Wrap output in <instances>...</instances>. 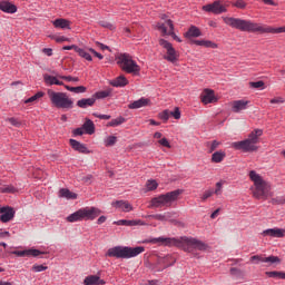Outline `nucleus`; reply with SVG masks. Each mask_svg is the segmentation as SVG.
Here are the masks:
<instances>
[{"label":"nucleus","instance_id":"obj_22","mask_svg":"<svg viewBox=\"0 0 285 285\" xmlns=\"http://www.w3.org/2000/svg\"><path fill=\"white\" fill-rule=\"evenodd\" d=\"M0 10L1 12H4L6 14H14L17 13V4L8 1V0H1L0 1Z\"/></svg>","mask_w":285,"mask_h":285},{"label":"nucleus","instance_id":"obj_20","mask_svg":"<svg viewBox=\"0 0 285 285\" xmlns=\"http://www.w3.org/2000/svg\"><path fill=\"white\" fill-rule=\"evenodd\" d=\"M69 144L72 148V150H76V153H80L81 155H90V149L86 146L83 142H79V140L70 139Z\"/></svg>","mask_w":285,"mask_h":285},{"label":"nucleus","instance_id":"obj_62","mask_svg":"<svg viewBox=\"0 0 285 285\" xmlns=\"http://www.w3.org/2000/svg\"><path fill=\"white\" fill-rule=\"evenodd\" d=\"M94 117H97V119H110V115H101V114H94Z\"/></svg>","mask_w":285,"mask_h":285},{"label":"nucleus","instance_id":"obj_39","mask_svg":"<svg viewBox=\"0 0 285 285\" xmlns=\"http://www.w3.org/2000/svg\"><path fill=\"white\" fill-rule=\"evenodd\" d=\"M66 90H69V92H75L76 95H83L88 89L85 86H78V87H70L68 85H65Z\"/></svg>","mask_w":285,"mask_h":285},{"label":"nucleus","instance_id":"obj_64","mask_svg":"<svg viewBox=\"0 0 285 285\" xmlns=\"http://www.w3.org/2000/svg\"><path fill=\"white\" fill-rule=\"evenodd\" d=\"M106 216H100L98 219H97V224L101 225V224H106Z\"/></svg>","mask_w":285,"mask_h":285},{"label":"nucleus","instance_id":"obj_31","mask_svg":"<svg viewBox=\"0 0 285 285\" xmlns=\"http://www.w3.org/2000/svg\"><path fill=\"white\" fill-rule=\"evenodd\" d=\"M95 104H96V101L92 96L90 98H82L77 101L78 108H82V109L92 108V106H95Z\"/></svg>","mask_w":285,"mask_h":285},{"label":"nucleus","instance_id":"obj_9","mask_svg":"<svg viewBox=\"0 0 285 285\" xmlns=\"http://www.w3.org/2000/svg\"><path fill=\"white\" fill-rule=\"evenodd\" d=\"M158 45L163 50V59L167 61V63H173V66H177V63H179V58L181 57V55L179 53V51H177V49H175L173 43L164 38H160L158 40Z\"/></svg>","mask_w":285,"mask_h":285},{"label":"nucleus","instance_id":"obj_10","mask_svg":"<svg viewBox=\"0 0 285 285\" xmlns=\"http://www.w3.org/2000/svg\"><path fill=\"white\" fill-rule=\"evenodd\" d=\"M47 95L55 108H62L63 110H71V108H75V101H72L66 92L52 91L49 89Z\"/></svg>","mask_w":285,"mask_h":285},{"label":"nucleus","instance_id":"obj_50","mask_svg":"<svg viewBox=\"0 0 285 285\" xmlns=\"http://www.w3.org/2000/svg\"><path fill=\"white\" fill-rule=\"evenodd\" d=\"M212 195H215V190H213V189H207V190H205V191L203 193V195L200 196L202 202H206V199H209V197H210Z\"/></svg>","mask_w":285,"mask_h":285},{"label":"nucleus","instance_id":"obj_21","mask_svg":"<svg viewBox=\"0 0 285 285\" xmlns=\"http://www.w3.org/2000/svg\"><path fill=\"white\" fill-rule=\"evenodd\" d=\"M262 237H276L282 238L285 237V229L275 227V228H268L261 233Z\"/></svg>","mask_w":285,"mask_h":285},{"label":"nucleus","instance_id":"obj_12","mask_svg":"<svg viewBox=\"0 0 285 285\" xmlns=\"http://www.w3.org/2000/svg\"><path fill=\"white\" fill-rule=\"evenodd\" d=\"M95 122L90 118H86L81 127L72 130L73 137H81L82 135H95Z\"/></svg>","mask_w":285,"mask_h":285},{"label":"nucleus","instance_id":"obj_17","mask_svg":"<svg viewBox=\"0 0 285 285\" xmlns=\"http://www.w3.org/2000/svg\"><path fill=\"white\" fill-rule=\"evenodd\" d=\"M12 255H17V257H39V255H46V253L39 249L29 248L24 250H14L12 252Z\"/></svg>","mask_w":285,"mask_h":285},{"label":"nucleus","instance_id":"obj_13","mask_svg":"<svg viewBox=\"0 0 285 285\" xmlns=\"http://www.w3.org/2000/svg\"><path fill=\"white\" fill-rule=\"evenodd\" d=\"M200 101L204 106H208V104H217L219 97L215 95V90L205 88L200 94Z\"/></svg>","mask_w":285,"mask_h":285},{"label":"nucleus","instance_id":"obj_58","mask_svg":"<svg viewBox=\"0 0 285 285\" xmlns=\"http://www.w3.org/2000/svg\"><path fill=\"white\" fill-rule=\"evenodd\" d=\"M101 28H107V30H115V24L110 22H100Z\"/></svg>","mask_w":285,"mask_h":285},{"label":"nucleus","instance_id":"obj_56","mask_svg":"<svg viewBox=\"0 0 285 285\" xmlns=\"http://www.w3.org/2000/svg\"><path fill=\"white\" fill-rule=\"evenodd\" d=\"M9 124H11V126H14L16 128H19L21 126V122L19 121V119L11 117L8 118Z\"/></svg>","mask_w":285,"mask_h":285},{"label":"nucleus","instance_id":"obj_47","mask_svg":"<svg viewBox=\"0 0 285 285\" xmlns=\"http://www.w3.org/2000/svg\"><path fill=\"white\" fill-rule=\"evenodd\" d=\"M17 191V188L12 185H6L3 187H0V193H9V194H14Z\"/></svg>","mask_w":285,"mask_h":285},{"label":"nucleus","instance_id":"obj_48","mask_svg":"<svg viewBox=\"0 0 285 285\" xmlns=\"http://www.w3.org/2000/svg\"><path fill=\"white\" fill-rule=\"evenodd\" d=\"M249 88L261 89L264 90L266 88L263 80L256 82H249Z\"/></svg>","mask_w":285,"mask_h":285},{"label":"nucleus","instance_id":"obj_55","mask_svg":"<svg viewBox=\"0 0 285 285\" xmlns=\"http://www.w3.org/2000/svg\"><path fill=\"white\" fill-rule=\"evenodd\" d=\"M59 79H62L63 81H79V77H72V76H59Z\"/></svg>","mask_w":285,"mask_h":285},{"label":"nucleus","instance_id":"obj_2","mask_svg":"<svg viewBox=\"0 0 285 285\" xmlns=\"http://www.w3.org/2000/svg\"><path fill=\"white\" fill-rule=\"evenodd\" d=\"M142 244H158L159 246H176L177 248H183L186 253H190L193 249L206 250L207 246L199 239L193 237H157L142 240Z\"/></svg>","mask_w":285,"mask_h":285},{"label":"nucleus","instance_id":"obj_8","mask_svg":"<svg viewBox=\"0 0 285 285\" xmlns=\"http://www.w3.org/2000/svg\"><path fill=\"white\" fill-rule=\"evenodd\" d=\"M181 193H184V190L176 189L154 197L150 200L149 208H170L173 203L179 199V195H181Z\"/></svg>","mask_w":285,"mask_h":285},{"label":"nucleus","instance_id":"obj_6","mask_svg":"<svg viewBox=\"0 0 285 285\" xmlns=\"http://www.w3.org/2000/svg\"><path fill=\"white\" fill-rule=\"evenodd\" d=\"M116 62L124 72H127V75H134V77H139V75H141V66L137 63L130 53H119L116 57Z\"/></svg>","mask_w":285,"mask_h":285},{"label":"nucleus","instance_id":"obj_16","mask_svg":"<svg viewBox=\"0 0 285 285\" xmlns=\"http://www.w3.org/2000/svg\"><path fill=\"white\" fill-rule=\"evenodd\" d=\"M147 106H153L150 98L141 97L128 105L129 110H139V108H147Z\"/></svg>","mask_w":285,"mask_h":285},{"label":"nucleus","instance_id":"obj_29","mask_svg":"<svg viewBox=\"0 0 285 285\" xmlns=\"http://www.w3.org/2000/svg\"><path fill=\"white\" fill-rule=\"evenodd\" d=\"M43 79H45V83L47 86H65L66 87L63 81L60 80L61 78H59V76L56 77V76H50V75L46 73L43 76Z\"/></svg>","mask_w":285,"mask_h":285},{"label":"nucleus","instance_id":"obj_38","mask_svg":"<svg viewBox=\"0 0 285 285\" xmlns=\"http://www.w3.org/2000/svg\"><path fill=\"white\" fill-rule=\"evenodd\" d=\"M147 217H149V219H157V222H168V219H170V213L154 214Z\"/></svg>","mask_w":285,"mask_h":285},{"label":"nucleus","instance_id":"obj_54","mask_svg":"<svg viewBox=\"0 0 285 285\" xmlns=\"http://www.w3.org/2000/svg\"><path fill=\"white\" fill-rule=\"evenodd\" d=\"M158 144H159V146H163L164 148H171L170 141L166 137L159 139Z\"/></svg>","mask_w":285,"mask_h":285},{"label":"nucleus","instance_id":"obj_28","mask_svg":"<svg viewBox=\"0 0 285 285\" xmlns=\"http://www.w3.org/2000/svg\"><path fill=\"white\" fill-rule=\"evenodd\" d=\"M83 285H106V281L99 275H89L85 277Z\"/></svg>","mask_w":285,"mask_h":285},{"label":"nucleus","instance_id":"obj_43","mask_svg":"<svg viewBox=\"0 0 285 285\" xmlns=\"http://www.w3.org/2000/svg\"><path fill=\"white\" fill-rule=\"evenodd\" d=\"M206 146H207L209 153H215V150H217V148L219 146H222V141H219V140L208 141V142H206Z\"/></svg>","mask_w":285,"mask_h":285},{"label":"nucleus","instance_id":"obj_60","mask_svg":"<svg viewBox=\"0 0 285 285\" xmlns=\"http://www.w3.org/2000/svg\"><path fill=\"white\" fill-rule=\"evenodd\" d=\"M10 237V232L0 229V239H6Z\"/></svg>","mask_w":285,"mask_h":285},{"label":"nucleus","instance_id":"obj_63","mask_svg":"<svg viewBox=\"0 0 285 285\" xmlns=\"http://www.w3.org/2000/svg\"><path fill=\"white\" fill-rule=\"evenodd\" d=\"M42 52L47 55V57H52V48H43Z\"/></svg>","mask_w":285,"mask_h":285},{"label":"nucleus","instance_id":"obj_52","mask_svg":"<svg viewBox=\"0 0 285 285\" xmlns=\"http://www.w3.org/2000/svg\"><path fill=\"white\" fill-rule=\"evenodd\" d=\"M234 8H238L239 10H244L246 9V1L244 0H236L234 3H233Z\"/></svg>","mask_w":285,"mask_h":285},{"label":"nucleus","instance_id":"obj_57","mask_svg":"<svg viewBox=\"0 0 285 285\" xmlns=\"http://www.w3.org/2000/svg\"><path fill=\"white\" fill-rule=\"evenodd\" d=\"M285 102V99L284 97H275V98H272L269 100V104L272 105H275V104H284Z\"/></svg>","mask_w":285,"mask_h":285},{"label":"nucleus","instance_id":"obj_33","mask_svg":"<svg viewBox=\"0 0 285 285\" xmlns=\"http://www.w3.org/2000/svg\"><path fill=\"white\" fill-rule=\"evenodd\" d=\"M195 46H202L203 48H212L217 49L219 48V45L217 42H213L212 40H194Z\"/></svg>","mask_w":285,"mask_h":285},{"label":"nucleus","instance_id":"obj_34","mask_svg":"<svg viewBox=\"0 0 285 285\" xmlns=\"http://www.w3.org/2000/svg\"><path fill=\"white\" fill-rule=\"evenodd\" d=\"M58 197H61L63 199H77V194L70 191L68 188H61L58 193Z\"/></svg>","mask_w":285,"mask_h":285},{"label":"nucleus","instance_id":"obj_5","mask_svg":"<svg viewBox=\"0 0 285 285\" xmlns=\"http://www.w3.org/2000/svg\"><path fill=\"white\" fill-rule=\"evenodd\" d=\"M144 246L129 247V246H115L107 250L106 257H116V259H132L144 253Z\"/></svg>","mask_w":285,"mask_h":285},{"label":"nucleus","instance_id":"obj_51","mask_svg":"<svg viewBox=\"0 0 285 285\" xmlns=\"http://www.w3.org/2000/svg\"><path fill=\"white\" fill-rule=\"evenodd\" d=\"M169 117H174V119H181V110L179 107H175L174 111H170Z\"/></svg>","mask_w":285,"mask_h":285},{"label":"nucleus","instance_id":"obj_26","mask_svg":"<svg viewBox=\"0 0 285 285\" xmlns=\"http://www.w3.org/2000/svg\"><path fill=\"white\" fill-rule=\"evenodd\" d=\"M109 83L114 88H126V86H128L130 81L128 80V78H126V76L120 75L117 78L110 80Z\"/></svg>","mask_w":285,"mask_h":285},{"label":"nucleus","instance_id":"obj_59","mask_svg":"<svg viewBox=\"0 0 285 285\" xmlns=\"http://www.w3.org/2000/svg\"><path fill=\"white\" fill-rule=\"evenodd\" d=\"M88 50H89V52H91V55L96 56L97 59H100V60L104 59V55L97 52V50H95L92 48H89Z\"/></svg>","mask_w":285,"mask_h":285},{"label":"nucleus","instance_id":"obj_1","mask_svg":"<svg viewBox=\"0 0 285 285\" xmlns=\"http://www.w3.org/2000/svg\"><path fill=\"white\" fill-rule=\"evenodd\" d=\"M224 23L242 32H261V35H282L285 32V26L274 28L271 26L253 22L250 20H244L233 17H223Z\"/></svg>","mask_w":285,"mask_h":285},{"label":"nucleus","instance_id":"obj_30","mask_svg":"<svg viewBox=\"0 0 285 285\" xmlns=\"http://www.w3.org/2000/svg\"><path fill=\"white\" fill-rule=\"evenodd\" d=\"M175 257H173L171 255H167L164 258H159L158 264H160V269L164 271V268H168L170 266L175 265Z\"/></svg>","mask_w":285,"mask_h":285},{"label":"nucleus","instance_id":"obj_46","mask_svg":"<svg viewBox=\"0 0 285 285\" xmlns=\"http://www.w3.org/2000/svg\"><path fill=\"white\" fill-rule=\"evenodd\" d=\"M50 39L56 41V43H70V38L66 36H50Z\"/></svg>","mask_w":285,"mask_h":285},{"label":"nucleus","instance_id":"obj_15","mask_svg":"<svg viewBox=\"0 0 285 285\" xmlns=\"http://www.w3.org/2000/svg\"><path fill=\"white\" fill-rule=\"evenodd\" d=\"M14 219V208L10 206L0 207V222L2 224H8Z\"/></svg>","mask_w":285,"mask_h":285},{"label":"nucleus","instance_id":"obj_41","mask_svg":"<svg viewBox=\"0 0 285 285\" xmlns=\"http://www.w3.org/2000/svg\"><path fill=\"white\" fill-rule=\"evenodd\" d=\"M76 52L77 55H79V57H81L82 59H86V61H92V56H90V53L86 51V49L78 47Z\"/></svg>","mask_w":285,"mask_h":285},{"label":"nucleus","instance_id":"obj_27","mask_svg":"<svg viewBox=\"0 0 285 285\" xmlns=\"http://www.w3.org/2000/svg\"><path fill=\"white\" fill-rule=\"evenodd\" d=\"M43 97H46V92L37 91L33 96L22 100V104L26 106H35V104H39V100L43 99Z\"/></svg>","mask_w":285,"mask_h":285},{"label":"nucleus","instance_id":"obj_25","mask_svg":"<svg viewBox=\"0 0 285 285\" xmlns=\"http://www.w3.org/2000/svg\"><path fill=\"white\" fill-rule=\"evenodd\" d=\"M116 226H148V224L141 219H134V220H126V219H120L114 222Z\"/></svg>","mask_w":285,"mask_h":285},{"label":"nucleus","instance_id":"obj_44","mask_svg":"<svg viewBox=\"0 0 285 285\" xmlns=\"http://www.w3.org/2000/svg\"><path fill=\"white\" fill-rule=\"evenodd\" d=\"M115 144H117V137L116 136H107L104 139V145L106 146V148H110L111 146H115Z\"/></svg>","mask_w":285,"mask_h":285},{"label":"nucleus","instance_id":"obj_37","mask_svg":"<svg viewBox=\"0 0 285 285\" xmlns=\"http://www.w3.org/2000/svg\"><path fill=\"white\" fill-rule=\"evenodd\" d=\"M110 95H112V90L107 89V90H100L97 91L92 95L95 101H97V99H106L108 97H110Z\"/></svg>","mask_w":285,"mask_h":285},{"label":"nucleus","instance_id":"obj_40","mask_svg":"<svg viewBox=\"0 0 285 285\" xmlns=\"http://www.w3.org/2000/svg\"><path fill=\"white\" fill-rule=\"evenodd\" d=\"M121 124H126V118L119 116V117L116 118V119H111V120L107 124V126H108L109 128H117V126H121Z\"/></svg>","mask_w":285,"mask_h":285},{"label":"nucleus","instance_id":"obj_3","mask_svg":"<svg viewBox=\"0 0 285 285\" xmlns=\"http://www.w3.org/2000/svg\"><path fill=\"white\" fill-rule=\"evenodd\" d=\"M248 177L253 183L250 190L255 199L266 200L269 199V197H273V186L271 183H268V180L264 179L262 175L257 174L255 170H250L248 173Z\"/></svg>","mask_w":285,"mask_h":285},{"label":"nucleus","instance_id":"obj_45","mask_svg":"<svg viewBox=\"0 0 285 285\" xmlns=\"http://www.w3.org/2000/svg\"><path fill=\"white\" fill-rule=\"evenodd\" d=\"M158 119L164 121V124L168 122V119H170V110L165 109L158 114Z\"/></svg>","mask_w":285,"mask_h":285},{"label":"nucleus","instance_id":"obj_18","mask_svg":"<svg viewBox=\"0 0 285 285\" xmlns=\"http://www.w3.org/2000/svg\"><path fill=\"white\" fill-rule=\"evenodd\" d=\"M203 10L205 12H213L214 14H222V12H226V7L222 2L216 1L212 4L204 6Z\"/></svg>","mask_w":285,"mask_h":285},{"label":"nucleus","instance_id":"obj_53","mask_svg":"<svg viewBox=\"0 0 285 285\" xmlns=\"http://www.w3.org/2000/svg\"><path fill=\"white\" fill-rule=\"evenodd\" d=\"M33 273H43V271H48V266L46 265H33L32 266Z\"/></svg>","mask_w":285,"mask_h":285},{"label":"nucleus","instance_id":"obj_19","mask_svg":"<svg viewBox=\"0 0 285 285\" xmlns=\"http://www.w3.org/2000/svg\"><path fill=\"white\" fill-rule=\"evenodd\" d=\"M51 23L57 30H72V21L66 18H58L51 21Z\"/></svg>","mask_w":285,"mask_h":285},{"label":"nucleus","instance_id":"obj_32","mask_svg":"<svg viewBox=\"0 0 285 285\" xmlns=\"http://www.w3.org/2000/svg\"><path fill=\"white\" fill-rule=\"evenodd\" d=\"M186 39H193L202 37V30L196 26H190L187 32H185Z\"/></svg>","mask_w":285,"mask_h":285},{"label":"nucleus","instance_id":"obj_61","mask_svg":"<svg viewBox=\"0 0 285 285\" xmlns=\"http://www.w3.org/2000/svg\"><path fill=\"white\" fill-rule=\"evenodd\" d=\"M79 46L77 45H70V46H63L62 50H75V52H77Z\"/></svg>","mask_w":285,"mask_h":285},{"label":"nucleus","instance_id":"obj_42","mask_svg":"<svg viewBox=\"0 0 285 285\" xmlns=\"http://www.w3.org/2000/svg\"><path fill=\"white\" fill-rule=\"evenodd\" d=\"M265 275L274 279H285V272H266Z\"/></svg>","mask_w":285,"mask_h":285},{"label":"nucleus","instance_id":"obj_7","mask_svg":"<svg viewBox=\"0 0 285 285\" xmlns=\"http://www.w3.org/2000/svg\"><path fill=\"white\" fill-rule=\"evenodd\" d=\"M101 215V209L97 207H82L67 217L69 224H75L77 222H95L96 217Z\"/></svg>","mask_w":285,"mask_h":285},{"label":"nucleus","instance_id":"obj_23","mask_svg":"<svg viewBox=\"0 0 285 285\" xmlns=\"http://www.w3.org/2000/svg\"><path fill=\"white\" fill-rule=\"evenodd\" d=\"M250 104V100L240 99L234 100L232 102V111L233 112H242V110H246Z\"/></svg>","mask_w":285,"mask_h":285},{"label":"nucleus","instance_id":"obj_36","mask_svg":"<svg viewBox=\"0 0 285 285\" xmlns=\"http://www.w3.org/2000/svg\"><path fill=\"white\" fill-rule=\"evenodd\" d=\"M159 188V183L155 179H148L145 184V193H151L153 190H157Z\"/></svg>","mask_w":285,"mask_h":285},{"label":"nucleus","instance_id":"obj_24","mask_svg":"<svg viewBox=\"0 0 285 285\" xmlns=\"http://www.w3.org/2000/svg\"><path fill=\"white\" fill-rule=\"evenodd\" d=\"M111 206L122 213H130L132 210V205L128 200H115L111 203Z\"/></svg>","mask_w":285,"mask_h":285},{"label":"nucleus","instance_id":"obj_4","mask_svg":"<svg viewBox=\"0 0 285 285\" xmlns=\"http://www.w3.org/2000/svg\"><path fill=\"white\" fill-rule=\"evenodd\" d=\"M264 135L263 129H254L249 132L248 137L240 141L232 142L234 150H242V153H257L259 150V137Z\"/></svg>","mask_w":285,"mask_h":285},{"label":"nucleus","instance_id":"obj_11","mask_svg":"<svg viewBox=\"0 0 285 285\" xmlns=\"http://www.w3.org/2000/svg\"><path fill=\"white\" fill-rule=\"evenodd\" d=\"M156 30L160 31L163 37H171L177 43H181V38L175 33V24L173 20L168 19L165 22H157Z\"/></svg>","mask_w":285,"mask_h":285},{"label":"nucleus","instance_id":"obj_49","mask_svg":"<svg viewBox=\"0 0 285 285\" xmlns=\"http://www.w3.org/2000/svg\"><path fill=\"white\" fill-rule=\"evenodd\" d=\"M223 190H224V180H220V181L216 183V188L214 190V195L219 196V195H222Z\"/></svg>","mask_w":285,"mask_h":285},{"label":"nucleus","instance_id":"obj_14","mask_svg":"<svg viewBox=\"0 0 285 285\" xmlns=\"http://www.w3.org/2000/svg\"><path fill=\"white\" fill-rule=\"evenodd\" d=\"M249 262H252V264H259V263H264V264H279L282 262V259H279V257L277 256H268L265 257L264 255H254L249 258Z\"/></svg>","mask_w":285,"mask_h":285},{"label":"nucleus","instance_id":"obj_35","mask_svg":"<svg viewBox=\"0 0 285 285\" xmlns=\"http://www.w3.org/2000/svg\"><path fill=\"white\" fill-rule=\"evenodd\" d=\"M224 159H226V151H224V150L215 151L212 155V163L213 164H222V161H224Z\"/></svg>","mask_w":285,"mask_h":285}]
</instances>
